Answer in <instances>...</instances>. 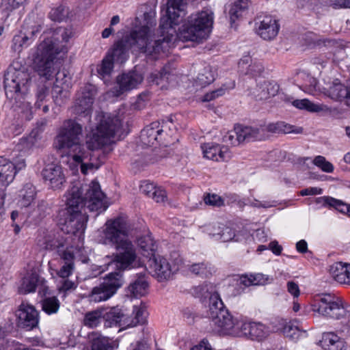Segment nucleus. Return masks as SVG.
Instances as JSON below:
<instances>
[{"label":"nucleus","mask_w":350,"mask_h":350,"mask_svg":"<svg viewBox=\"0 0 350 350\" xmlns=\"http://www.w3.org/2000/svg\"><path fill=\"white\" fill-rule=\"evenodd\" d=\"M156 25L155 14L145 12L142 19H135V29L129 37L116 42L106 55L114 62L124 63L128 57V51L132 46H136L141 52L152 55L154 59L161 53L168 51V42L165 38L152 40V29Z\"/></svg>","instance_id":"f257e3e1"},{"label":"nucleus","mask_w":350,"mask_h":350,"mask_svg":"<svg viewBox=\"0 0 350 350\" xmlns=\"http://www.w3.org/2000/svg\"><path fill=\"white\" fill-rule=\"evenodd\" d=\"M131 225L126 217L120 215L108 219L103 230L105 243L113 246L118 251L111 265L114 264L119 270L135 267L137 264V254L129 235Z\"/></svg>","instance_id":"f03ea898"},{"label":"nucleus","mask_w":350,"mask_h":350,"mask_svg":"<svg viewBox=\"0 0 350 350\" xmlns=\"http://www.w3.org/2000/svg\"><path fill=\"white\" fill-rule=\"evenodd\" d=\"M206 289L207 295H209L208 317L211 324L216 332L221 334L236 333L237 322L235 319L225 309L224 303L219 294L212 284H206L203 286Z\"/></svg>","instance_id":"7ed1b4c3"},{"label":"nucleus","mask_w":350,"mask_h":350,"mask_svg":"<svg viewBox=\"0 0 350 350\" xmlns=\"http://www.w3.org/2000/svg\"><path fill=\"white\" fill-rule=\"evenodd\" d=\"M213 23L211 12L202 11L191 14L179 29L178 37L182 41L200 42L208 36Z\"/></svg>","instance_id":"20e7f679"},{"label":"nucleus","mask_w":350,"mask_h":350,"mask_svg":"<svg viewBox=\"0 0 350 350\" xmlns=\"http://www.w3.org/2000/svg\"><path fill=\"white\" fill-rule=\"evenodd\" d=\"M98 123L92 129L86 142L90 150H97L111 143L112 139L122 126L121 120L117 117L101 114L98 116Z\"/></svg>","instance_id":"39448f33"},{"label":"nucleus","mask_w":350,"mask_h":350,"mask_svg":"<svg viewBox=\"0 0 350 350\" xmlns=\"http://www.w3.org/2000/svg\"><path fill=\"white\" fill-rule=\"evenodd\" d=\"M84 201L80 187L74 186L67 196V214L70 215L69 224L67 225L70 229L67 234L72 233L79 241L83 240L87 221L85 215L81 211L85 205Z\"/></svg>","instance_id":"423d86ee"},{"label":"nucleus","mask_w":350,"mask_h":350,"mask_svg":"<svg viewBox=\"0 0 350 350\" xmlns=\"http://www.w3.org/2000/svg\"><path fill=\"white\" fill-rule=\"evenodd\" d=\"M347 304L334 294L323 293L314 297L311 308L314 312L334 319L346 318L348 314Z\"/></svg>","instance_id":"0eeeda50"},{"label":"nucleus","mask_w":350,"mask_h":350,"mask_svg":"<svg viewBox=\"0 0 350 350\" xmlns=\"http://www.w3.org/2000/svg\"><path fill=\"white\" fill-rule=\"evenodd\" d=\"M187 5V0H167L166 16L161 18L159 27L163 38L168 42V48L171 40L170 36H173L175 26L182 22L186 16Z\"/></svg>","instance_id":"6e6552de"},{"label":"nucleus","mask_w":350,"mask_h":350,"mask_svg":"<svg viewBox=\"0 0 350 350\" xmlns=\"http://www.w3.org/2000/svg\"><path fill=\"white\" fill-rule=\"evenodd\" d=\"M59 52L55 49L51 42L40 43L33 59V68L38 74L49 79L53 72L54 61Z\"/></svg>","instance_id":"1a4fd4ad"},{"label":"nucleus","mask_w":350,"mask_h":350,"mask_svg":"<svg viewBox=\"0 0 350 350\" xmlns=\"http://www.w3.org/2000/svg\"><path fill=\"white\" fill-rule=\"evenodd\" d=\"M122 285L120 271L111 272L98 286L94 287L88 297L91 302L104 301L111 298Z\"/></svg>","instance_id":"9d476101"},{"label":"nucleus","mask_w":350,"mask_h":350,"mask_svg":"<svg viewBox=\"0 0 350 350\" xmlns=\"http://www.w3.org/2000/svg\"><path fill=\"white\" fill-rule=\"evenodd\" d=\"M167 123L161 125L158 121L152 122L146 126L141 132L142 142L147 146H152L160 144L167 146L173 143L176 138H173L175 131L170 135L167 134L166 128Z\"/></svg>","instance_id":"9b49d317"},{"label":"nucleus","mask_w":350,"mask_h":350,"mask_svg":"<svg viewBox=\"0 0 350 350\" xmlns=\"http://www.w3.org/2000/svg\"><path fill=\"white\" fill-rule=\"evenodd\" d=\"M178 269L175 265H172L169 260L161 256H155L148 260V270L158 281L169 280Z\"/></svg>","instance_id":"f8f14e48"},{"label":"nucleus","mask_w":350,"mask_h":350,"mask_svg":"<svg viewBox=\"0 0 350 350\" xmlns=\"http://www.w3.org/2000/svg\"><path fill=\"white\" fill-rule=\"evenodd\" d=\"M18 326L27 331L32 330L38 325V312L34 306L22 302L16 311Z\"/></svg>","instance_id":"ddd939ff"},{"label":"nucleus","mask_w":350,"mask_h":350,"mask_svg":"<svg viewBox=\"0 0 350 350\" xmlns=\"http://www.w3.org/2000/svg\"><path fill=\"white\" fill-rule=\"evenodd\" d=\"M236 333L234 334H241L245 336L250 338L252 340H261L265 338L269 334L268 328L260 323L256 322H244L239 323L237 321Z\"/></svg>","instance_id":"4468645a"},{"label":"nucleus","mask_w":350,"mask_h":350,"mask_svg":"<svg viewBox=\"0 0 350 350\" xmlns=\"http://www.w3.org/2000/svg\"><path fill=\"white\" fill-rule=\"evenodd\" d=\"M204 157L215 161H227L231 157V153L226 146H220L212 142L201 146Z\"/></svg>","instance_id":"2eb2a0df"},{"label":"nucleus","mask_w":350,"mask_h":350,"mask_svg":"<svg viewBox=\"0 0 350 350\" xmlns=\"http://www.w3.org/2000/svg\"><path fill=\"white\" fill-rule=\"evenodd\" d=\"M144 80L143 75L137 71H131L124 73L117 77L118 90L116 92V96H120L124 92L131 90L137 87Z\"/></svg>","instance_id":"dca6fc26"},{"label":"nucleus","mask_w":350,"mask_h":350,"mask_svg":"<svg viewBox=\"0 0 350 350\" xmlns=\"http://www.w3.org/2000/svg\"><path fill=\"white\" fill-rule=\"evenodd\" d=\"M96 94L95 86L87 84L83 87L77 94L75 105L79 112L85 113L92 108L94 97Z\"/></svg>","instance_id":"f3484780"},{"label":"nucleus","mask_w":350,"mask_h":350,"mask_svg":"<svg viewBox=\"0 0 350 350\" xmlns=\"http://www.w3.org/2000/svg\"><path fill=\"white\" fill-rule=\"evenodd\" d=\"M279 31V25L276 19L271 16H266L260 21L256 32L262 39L271 40L276 37Z\"/></svg>","instance_id":"a211bd4d"},{"label":"nucleus","mask_w":350,"mask_h":350,"mask_svg":"<svg viewBox=\"0 0 350 350\" xmlns=\"http://www.w3.org/2000/svg\"><path fill=\"white\" fill-rule=\"evenodd\" d=\"M44 180L50 182L53 189L61 188L64 183V176L61 165L58 163H51L46 165L42 170Z\"/></svg>","instance_id":"6ab92c4d"},{"label":"nucleus","mask_w":350,"mask_h":350,"mask_svg":"<svg viewBox=\"0 0 350 350\" xmlns=\"http://www.w3.org/2000/svg\"><path fill=\"white\" fill-rule=\"evenodd\" d=\"M236 135L239 142L262 140L266 138L265 129L262 126L252 127L247 126H236Z\"/></svg>","instance_id":"aec40b11"},{"label":"nucleus","mask_w":350,"mask_h":350,"mask_svg":"<svg viewBox=\"0 0 350 350\" xmlns=\"http://www.w3.org/2000/svg\"><path fill=\"white\" fill-rule=\"evenodd\" d=\"M105 194L100 189V186L98 181L92 180L90 185V188L85 194V200L88 201L90 210L98 211L103 208Z\"/></svg>","instance_id":"412c9836"},{"label":"nucleus","mask_w":350,"mask_h":350,"mask_svg":"<svg viewBox=\"0 0 350 350\" xmlns=\"http://www.w3.org/2000/svg\"><path fill=\"white\" fill-rule=\"evenodd\" d=\"M329 271L337 282L350 284V264L336 262L329 267Z\"/></svg>","instance_id":"4be33fe9"},{"label":"nucleus","mask_w":350,"mask_h":350,"mask_svg":"<svg viewBox=\"0 0 350 350\" xmlns=\"http://www.w3.org/2000/svg\"><path fill=\"white\" fill-rule=\"evenodd\" d=\"M238 68L241 73L251 76L260 75L264 68L260 62L253 59L250 55H245L239 60Z\"/></svg>","instance_id":"5701e85b"},{"label":"nucleus","mask_w":350,"mask_h":350,"mask_svg":"<svg viewBox=\"0 0 350 350\" xmlns=\"http://www.w3.org/2000/svg\"><path fill=\"white\" fill-rule=\"evenodd\" d=\"M320 344L324 350H345V340L333 332H324Z\"/></svg>","instance_id":"b1692460"},{"label":"nucleus","mask_w":350,"mask_h":350,"mask_svg":"<svg viewBox=\"0 0 350 350\" xmlns=\"http://www.w3.org/2000/svg\"><path fill=\"white\" fill-rule=\"evenodd\" d=\"M29 80V76L26 72L15 71L10 80L8 77L5 78V87L16 93L21 92L25 88Z\"/></svg>","instance_id":"393cba45"},{"label":"nucleus","mask_w":350,"mask_h":350,"mask_svg":"<svg viewBox=\"0 0 350 350\" xmlns=\"http://www.w3.org/2000/svg\"><path fill=\"white\" fill-rule=\"evenodd\" d=\"M81 132L82 129L80 124L72 120H67V148L74 146L75 150H79V152H81Z\"/></svg>","instance_id":"a878e982"},{"label":"nucleus","mask_w":350,"mask_h":350,"mask_svg":"<svg viewBox=\"0 0 350 350\" xmlns=\"http://www.w3.org/2000/svg\"><path fill=\"white\" fill-rule=\"evenodd\" d=\"M137 245L142 255L144 257L150 259L155 256L154 254L157 249V245L150 234L139 237L137 239Z\"/></svg>","instance_id":"bb28decb"},{"label":"nucleus","mask_w":350,"mask_h":350,"mask_svg":"<svg viewBox=\"0 0 350 350\" xmlns=\"http://www.w3.org/2000/svg\"><path fill=\"white\" fill-rule=\"evenodd\" d=\"M16 174L14 163L8 159L0 157V182L4 185H8L13 181Z\"/></svg>","instance_id":"cd10ccee"},{"label":"nucleus","mask_w":350,"mask_h":350,"mask_svg":"<svg viewBox=\"0 0 350 350\" xmlns=\"http://www.w3.org/2000/svg\"><path fill=\"white\" fill-rule=\"evenodd\" d=\"M250 5V0H237L231 5L229 10V16L231 24L242 17L247 12Z\"/></svg>","instance_id":"c85d7f7f"},{"label":"nucleus","mask_w":350,"mask_h":350,"mask_svg":"<svg viewBox=\"0 0 350 350\" xmlns=\"http://www.w3.org/2000/svg\"><path fill=\"white\" fill-rule=\"evenodd\" d=\"M91 342V350H110L112 346L110 340L97 332L89 334Z\"/></svg>","instance_id":"c756f323"},{"label":"nucleus","mask_w":350,"mask_h":350,"mask_svg":"<svg viewBox=\"0 0 350 350\" xmlns=\"http://www.w3.org/2000/svg\"><path fill=\"white\" fill-rule=\"evenodd\" d=\"M265 129V133L267 132L271 133H301L302 131L301 129H298L297 130L294 129V126L290 125L288 124L285 123L284 122H278L275 123L269 124L266 126H262Z\"/></svg>","instance_id":"7c9ffc66"},{"label":"nucleus","mask_w":350,"mask_h":350,"mask_svg":"<svg viewBox=\"0 0 350 350\" xmlns=\"http://www.w3.org/2000/svg\"><path fill=\"white\" fill-rule=\"evenodd\" d=\"M53 262H49L51 275L57 283V288L59 292H66V263L62 266L59 270L53 268Z\"/></svg>","instance_id":"2f4dec72"},{"label":"nucleus","mask_w":350,"mask_h":350,"mask_svg":"<svg viewBox=\"0 0 350 350\" xmlns=\"http://www.w3.org/2000/svg\"><path fill=\"white\" fill-rule=\"evenodd\" d=\"M122 311L117 308H112L109 311L103 308V319L105 321V326L107 327L120 325L121 322Z\"/></svg>","instance_id":"473e14b6"},{"label":"nucleus","mask_w":350,"mask_h":350,"mask_svg":"<svg viewBox=\"0 0 350 350\" xmlns=\"http://www.w3.org/2000/svg\"><path fill=\"white\" fill-rule=\"evenodd\" d=\"M292 105L297 109H306L310 112H320L328 110L326 105L314 103L306 98L295 100Z\"/></svg>","instance_id":"72a5a7b5"},{"label":"nucleus","mask_w":350,"mask_h":350,"mask_svg":"<svg viewBox=\"0 0 350 350\" xmlns=\"http://www.w3.org/2000/svg\"><path fill=\"white\" fill-rule=\"evenodd\" d=\"M39 282L40 278L36 273H31L23 278L18 288L19 293L27 294L34 292Z\"/></svg>","instance_id":"f704fd0d"},{"label":"nucleus","mask_w":350,"mask_h":350,"mask_svg":"<svg viewBox=\"0 0 350 350\" xmlns=\"http://www.w3.org/2000/svg\"><path fill=\"white\" fill-rule=\"evenodd\" d=\"M36 196L35 187L30 183L26 184L21 191L18 204L21 207H27L33 202Z\"/></svg>","instance_id":"c9c22d12"},{"label":"nucleus","mask_w":350,"mask_h":350,"mask_svg":"<svg viewBox=\"0 0 350 350\" xmlns=\"http://www.w3.org/2000/svg\"><path fill=\"white\" fill-rule=\"evenodd\" d=\"M174 77L167 69L164 67L162 70L155 73H152L150 75L151 81L155 83L157 85H161V88H167V84L169 83Z\"/></svg>","instance_id":"e433bc0d"},{"label":"nucleus","mask_w":350,"mask_h":350,"mask_svg":"<svg viewBox=\"0 0 350 350\" xmlns=\"http://www.w3.org/2000/svg\"><path fill=\"white\" fill-rule=\"evenodd\" d=\"M53 146L54 149L63 157L66 152V127L64 126H62L57 130Z\"/></svg>","instance_id":"4c0bfd02"},{"label":"nucleus","mask_w":350,"mask_h":350,"mask_svg":"<svg viewBox=\"0 0 350 350\" xmlns=\"http://www.w3.org/2000/svg\"><path fill=\"white\" fill-rule=\"evenodd\" d=\"M268 277L262 273H255L242 275L240 278L241 283L245 286L252 285H264L267 283Z\"/></svg>","instance_id":"58836bf2"},{"label":"nucleus","mask_w":350,"mask_h":350,"mask_svg":"<svg viewBox=\"0 0 350 350\" xmlns=\"http://www.w3.org/2000/svg\"><path fill=\"white\" fill-rule=\"evenodd\" d=\"M103 308L87 312L83 319L84 325L91 328L98 326L103 319Z\"/></svg>","instance_id":"ea45409f"},{"label":"nucleus","mask_w":350,"mask_h":350,"mask_svg":"<svg viewBox=\"0 0 350 350\" xmlns=\"http://www.w3.org/2000/svg\"><path fill=\"white\" fill-rule=\"evenodd\" d=\"M187 270L192 274L202 277H208L212 274L211 265L206 262L189 265H187Z\"/></svg>","instance_id":"a19ab883"},{"label":"nucleus","mask_w":350,"mask_h":350,"mask_svg":"<svg viewBox=\"0 0 350 350\" xmlns=\"http://www.w3.org/2000/svg\"><path fill=\"white\" fill-rule=\"evenodd\" d=\"M148 283L144 277H139L131 283L128 289L134 297H141L147 293Z\"/></svg>","instance_id":"79ce46f5"},{"label":"nucleus","mask_w":350,"mask_h":350,"mask_svg":"<svg viewBox=\"0 0 350 350\" xmlns=\"http://www.w3.org/2000/svg\"><path fill=\"white\" fill-rule=\"evenodd\" d=\"M42 309L47 314H52L57 313L59 306V301L56 297H45L41 301Z\"/></svg>","instance_id":"37998d69"},{"label":"nucleus","mask_w":350,"mask_h":350,"mask_svg":"<svg viewBox=\"0 0 350 350\" xmlns=\"http://www.w3.org/2000/svg\"><path fill=\"white\" fill-rule=\"evenodd\" d=\"M284 335L293 341H297L304 334L295 323L289 321L283 327Z\"/></svg>","instance_id":"c03bdc74"},{"label":"nucleus","mask_w":350,"mask_h":350,"mask_svg":"<svg viewBox=\"0 0 350 350\" xmlns=\"http://www.w3.org/2000/svg\"><path fill=\"white\" fill-rule=\"evenodd\" d=\"M215 80L214 73L210 66L205 67L197 77L196 83L204 87Z\"/></svg>","instance_id":"a18cd8bd"},{"label":"nucleus","mask_w":350,"mask_h":350,"mask_svg":"<svg viewBox=\"0 0 350 350\" xmlns=\"http://www.w3.org/2000/svg\"><path fill=\"white\" fill-rule=\"evenodd\" d=\"M329 96L335 100L345 98L347 95V88L340 83H334L328 90Z\"/></svg>","instance_id":"49530a36"},{"label":"nucleus","mask_w":350,"mask_h":350,"mask_svg":"<svg viewBox=\"0 0 350 350\" xmlns=\"http://www.w3.org/2000/svg\"><path fill=\"white\" fill-rule=\"evenodd\" d=\"M260 88L262 91L258 95L260 99H267L278 93L279 86L275 83L265 82Z\"/></svg>","instance_id":"de8ad7c7"},{"label":"nucleus","mask_w":350,"mask_h":350,"mask_svg":"<svg viewBox=\"0 0 350 350\" xmlns=\"http://www.w3.org/2000/svg\"><path fill=\"white\" fill-rule=\"evenodd\" d=\"M29 40V36L23 32H20L14 36L12 39V49L15 52L20 53L22 51L23 46H27L28 45L27 42Z\"/></svg>","instance_id":"09e8293b"},{"label":"nucleus","mask_w":350,"mask_h":350,"mask_svg":"<svg viewBox=\"0 0 350 350\" xmlns=\"http://www.w3.org/2000/svg\"><path fill=\"white\" fill-rule=\"evenodd\" d=\"M235 86L234 82H232L230 86H226V85H223L218 89L213 90L210 92L206 93L203 98V101H211L213 100L222 95H224L226 90L232 89Z\"/></svg>","instance_id":"8fccbe9b"},{"label":"nucleus","mask_w":350,"mask_h":350,"mask_svg":"<svg viewBox=\"0 0 350 350\" xmlns=\"http://www.w3.org/2000/svg\"><path fill=\"white\" fill-rule=\"evenodd\" d=\"M323 201V204L332 206L341 213H347V210H349V204L334 198L324 197Z\"/></svg>","instance_id":"3c124183"},{"label":"nucleus","mask_w":350,"mask_h":350,"mask_svg":"<svg viewBox=\"0 0 350 350\" xmlns=\"http://www.w3.org/2000/svg\"><path fill=\"white\" fill-rule=\"evenodd\" d=\"M133 317L136 325L144 324L146 321L147 311L143 305L135 306L133 310Z\"/></svg>","instance_id":"603ef678"},{"label":"nucleus","mask_w":350,"mask_h":350,"mask_svg":"<svg viewBox=\"0 0 350 350\" xmlns=\"http://www.w3.org/2000/svg\"><path fill=\"white\" fill-rule=\"evenodd\" d=\"M313 164L320 168L323 172L331 173L334 171V165L321 155L317 156L313 160Z\"/></svg>","instance_id":"864d4df0"},{"label":"nucleus","mask_w":350,"mask_h":350,"mask_svg":"<svg viewBox=\"0 0 350 350\" xmlns=\"http://www.w3.org/2000/svg\"><path fill=\"white\" fill-rule=\"evenodd\" d=\"M114 62L109 58V55H106L101 64L98 68V72L102 76L109 75L113 68Z\"/></svg>","instance_id":"5fc2aeb1"},{"label":"nucleus","mask_w":350,"mask_h":350,"mask_svg":"<svg viewBox=\"0 0 350 350\" xmlns=\"http://www.w3.org/2000/svg\"><path fill=\"white\" fill-rule=\"evenodd\" d=\"M210 234L213 237L217 236L218 237L217 238L219 239H220L223 242L230 241L234 237V230L232 228H229V227H224L222 228L221 232H218V233H211V232H210Z\"/></svg>","instance_id":"6e6d98bb"},{"label":"nucleus","mask_w":350,"mask_h":350,"mask_svg":"<svg viewBox=\"0 0 350 350\" xmlns=\"http://www.w3.org/2000/svg\"><path fill=\"white\" fill-rule=\"evenodd\" d=\"M150 198L157 203H164L167 200L166 191L161 187H156Z\"/></svg>","instance_id":"4d7b16f0"},{"label":"nucleus","mask_w":350,"mask_h":350,"mask_svg":"<svg viewBox=\"0 0 350 350\" xmlns=\"http://www.w3.org/2000/svg\"><path fill=\"white\" fill-rule=\"evenodd\" d=\"M206 204L213 206H221L224 205V200L216 194H208L204 198Z\"/></svg>","instance_id":"13d9d810"},{"label":"nucleus","mask_w":350,"mask_h":350,"mask_svg":"<svg viewBox=\"0 0 350 350\" xmlns=\"http://www.w3.org/2000/svg\"><path fill=\"white\" fill-rule=\"evenodd\" d=\"M50 18L53 21H61L64 18V7L60 5L56 8L52 9L50 14Z\"/></svg>","instance_id":"bf43d9fd"},{"label":"nucleus","mask_w":350,"mask_h":350,"mask_svg":"<svg viewBox=\"0 0 350 350\" xmlns=\"http://www.w3.org/2000/svg\"><path fill=\"white\" fill-rule=\"evenodd\" d=\"M223 141L232 146H236L241 142L238 140V137L236 135V128L234 129V131H230L227 133L224 136Z\"/></svg>","instance_id":"052dcab7"},{"label":"nucleus","mask_w":350,"mask_h":350,"mask_svg":"<svg viewBox=\"0 0 350 350\" xmlns=\"http://www.w3.org/2000/svg\"><path fill=\"white\" fill-rule=\"evenodd\" d=\"M136 323L134 321L133 316H126L122 312L121 322H120V327L122 329L136 326Z\"/></svg>","instance_id":"680f3d73"},{"label":"nucleus","mask_w":350,"mask_h":350,"mask_svg":"<svg viewBox=\"0 0 350 350\" xmlns=\"http://www.w3.org/2000/svg\"><path fill=\"white\" fill-rule=\"evenodd\" d=\"M329 5L334 9L350 8V0H329Z\"/></svg>","instance_id":"e2e57ef3"},{"label":"nucleus","mask_w":350,"mask_h":350,"mask_svg":"<svg viewBox=\"0 0 350 350\" xmlns=\"http://www.w3.org/2000/svg\"><path fill=\"white\" fill-rule=\"evenodd\" d=\"M156 187H157L151 183L144 182L140 187V190L146 196L150 198Z\"/></svg>","instance_id":"0e129e2a"},{"label":"nucleus","mask_w":350,"mask_h":350,"mask_svg":"<svg viewBox=\"0 0 350 350\" xmlns=\"http://www.w3.org/2000/svg\"><path fill=\"white\" fill-rule=\"evenodd\" d=\"M57 224L59 228L63 230L64 226H66V208H60L56 216Z\"/></svg>","instance_id":"69168bd1"},{"label":"nucleus","mask_w":350,"mask_h":350,"mask_svg":"<svg viewBox=\"0 0 350 350\" xmlns=\"http://www.w3.org/2000/svg\"><path fill=\"white\" fill-rule=\"evenodd\" d=\"M288 292L291 294L295 298L298 297L300 295V290L297 283L290 281L286 284Z\"/></svg>","instance_id":"338daca9"},{"label":"nucleus","mask_w":350,"mask_h":350,"mask_svg":"<svg viewBox=\"0 0 350 350\" xmlns=\"http://www.w3.org/2000/svg\"><path fill=\"white\" fill-rule=\"evenodd\" d=\"M38 294L41 297H46L48 295H50V291L49 286L46 284V281L44 279H40V282L38 284Z\"/></svg>","instance_id":"774afa93"}]
</instances>
